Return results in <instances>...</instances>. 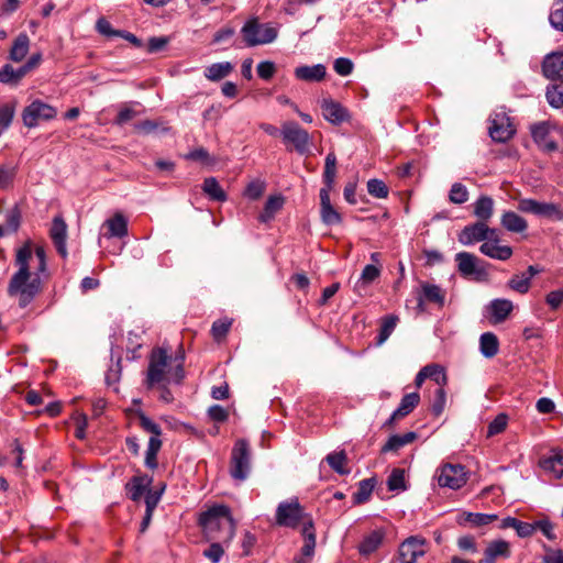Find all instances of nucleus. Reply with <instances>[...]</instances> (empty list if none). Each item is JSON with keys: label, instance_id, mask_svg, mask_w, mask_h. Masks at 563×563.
Masks as SVG:
<instances>
[{"label": "nucleus", "instance_id": "18", "mask_svg": "<svg viewBox=\"0 0 563 563\" xmlns=\"http://www.w3.org/2000/svg\"><path fill=\"white\" fill-rule=\"evenodd\" d=\"M497 519L498 516L496 514L463 511L456 517V523L462 527L470 526L472 528H478L487 526Z\"/></svg>", "mask_w": 563, "mask_h": 563}, {"label": "nucleus", "instance_id": "33", "mask_svg": "<svg viewBox=\"0 0 563 563\" xmlns=\"http://www.w3.org/2000/svg\"><path fill=\"white\" fill-rule=\"evenodd\" d=\"M479 350L485 357H494L499 351V341L497 335L493 332L483 333L479 338Z\"/></svg>", "mask_w": 563, "mask_h": 563}, {"label": "nucleus", "instance_id": "35", "mask_svg": "<svg viewBox=\"0 0 563 563\" xmlns=\"http://www.w3.org/2000/svg\"><path fill=\"white\" fill-rule=\"evenodd\" d=\"M376 486V478L369 477L362 479L358 483L357 490L353 494V503L355 505H362L368 501L372 493Z\"/></svg>", "mask_w": 563, "mask_h": 563}, {"label": "nucleus", "instance_id": "26", "mask_svg": "<svg viewBox=\"0 0 563 563\" xmlns=\"http://www.w3.org/2000/svg\"><path fill=\"white\" fill-rule=\"evenodd\" d=\"M106 225L108 227L109 233L108 238H119L122 239L128 235V220L121 213L117 212L114 216L106 221Z\"/></svg>", "mask_w": 563, "mask_h": 563}, {"label": "nucleus", "instance_id": "19", "mask_svg": "<svg viewBox=\"0 0 563 563\" xmlns=\"http://www.w3.org/2000/svg\"><path fill=\"white\" fill-rule=\"evenodd\" d=\"M153 477L142 474L133 476L125 484V492L128 497L133 501H139L145 494L146 489L151 486Z\"/></svg>", "mask_w": 563, "mask_h": 563}, {"label": "nucleus", "instance_id": "6", "mask_svg": "<svg viewBox=\"0 0 563 563\" xmlns=\"http://www.w3.org/2000/svg\"><path fill=\"white\" fill-rule=\"evenodd\" d=\"M251 470V450L245 439H239L231 452L230 475L235 481H245Z\"/></svg>", "mask_w": 563, "mask_h": 563}, {"label": "nucleus", "instance_id": "13", "mask_svg": "<svg viewBox=\"0 0 563 563\" xmlns=\"http://www.w3.org/2000/svg\"><path fill=\"white\" fill-rule=\"evenodd\" d=\"M426 539L412 536L407 538L398 550L400 563H416L420 556L426 554Z\"/></svg>", "mask_w": 563, "mask_h": 563}, {"label": "nucleus", "instance_id": "37", "mask_svg": "<svg viewBox=\"0 0 563 563\" xmlns=\"http://www.w3.org/2000/svg\"><path fill=\"white\" fill-rule=\"evenodd\" d=\"M545 98L552 108H563V79H556V82L547 87Z\"/></svg>", "mask_w": 563, "mask_h": 563}, {"label": "nucleus", "instance_id": "29", "mask_svg": "<svg viewBox=\"0 0 563 563\" xmlns=\"http://www.w3.org/2000/svg\"><path fill=\"white\" fill-rule=\"evenodd\" d=\"M500 223L507 231L515 233H521L528 228L526 219L514 211H505L501 216Z\"/></svg>", "mask_w": 563, "mask_h": 563}, {"label": "nucleus", "instance_id": "53", "mask_svg": "<svg viewBox=\"0 0 563 563\" xmlns=\"http://www.w3.org/2000/svg\"><path fill=\"white\" fill-rule=\"evenodd\" d=\"M507 285L510 289L519 294H527L530 289L531 283L529 282V277H525L523 274H516L508 280Z\"/></svg>", "mask_w": 563, "mask_h": 563}, {"label": "nucleus", "instance_id": "44", "mask_svg": "<svg viewBox=\"0 0 563 563\" xmlns=\"http://www.w3.org/2000/svg\"><path fill=\"white\" fill-rule=\"evenodd\" d=\"M232 325V320L229 318H223L216 320L211 327V334L214 341H222L229 333Z\"/></svg>", "mask_w": 563, "mask_h": 563}, {"label": "nucleus", "instance_id": "52", "mask_svg": "<svg viewBox=\"0 0 563 563\" xmlns=\"http://www.w3.org/2000/svg\"><path fill=\"white\" fill-rule=\"evenodd\" d=\"M446 393L443 387H439L434 391V398L431 404V412L434 417H440L445 408Z\"/></svg>", "mask_w": 563, "mask_h": 563}, {"label": "nucleus", "instance_id": "64", "mask_svg": "<svg viewBox=\"0 0 563 563\" xmlns=\"http://www.w3.org/2000/svg\"><path fill=\"white\" fill-rule=\"evenodd\" d=\"M545 554L542 558V563H563V551L559 549H552L548 545H543Z\"/></svg>", "mask_w": 563, "mask_h": 563}, {"label": "nucleus", "instance_id": "31", "mask_svg": "<svg viewBox=\"0 0 563 563\" xmlns=\"http://www.w3.org/2000/svg\"><path fill=\"white\" fill-rule=\"evenodd\" d=\"M421 297L426 301L443 307L445 302V291L442 290L438 285L430 284L428 282L421 283Z\"/></svg>", "mask_w": 563, "mask_h": 563}, {"label": "nucleus", "instance_id": "17", "mask_svg": "<svg viewBox=\"0 0 563 563\" xmlns=\"http://www.w3.org/2000/svg\"><path fill=\"white\" fill-rule=\"evenodd\" d=\"M488 225L487 222L477 221L463 228L459 234V242L463 245H470L475 242L485 241L487 238Z\"/></svg>", "mask_w": 563, "mask_h": 563}, {"label": "nucleus", "instance_id": "36", "mask_svg": "<svg viewBox=\"0 0 563 563\" xmlns=\"http://www.w3.org/2000/svg\"><path fill=\"white\" fill-rule=\"evenodd\" d=\"M325 461L329 466L340 475H347L351 472L350 468L346 467L347 456L343 450L328 454Z\"/></svg>", "mask_w": 563, "mask_h": 563}, {"label": "nucleus", "instance_id": "58", "mask_svg": "<svg viewBox=\"0 0 563 563\" xmlns=\"http://www.w3.org/2000/svg\"><path fill=\"white\" fill-rule=\"evenodd\" d=\"M333 69L340 76H349L354 69V64L350 58L339 57L333 63Z\"/></svg>", "mask_w": 563, "mask_h": 563}, {"label": "nucleus", "instance_id": "42", "mask_svg": "<svg viewBox=\"0 0 563 563\" xmlns=\"http://www.w3.org/2000/svg\"><path fill=\"white\" fill-rule=\"evenodd\" d=\"M420 402V395L418 393L406 394L399 404V407L396 409L397 415H401L404 418L413 411V409Z\"/></svg>", "mask_w": 563, "mask_h": 563}, {"label": "nucleus", "instance_id": "63", "mask_svg": "<svg viewBox=\"0 0 563 563\" xmlns=\"http://www.w3.org/2000/svg\"><path fill=\"white\" fill-rule=\"evenodd\" d=\"M209 418L214 422H225L229 419V411L220 405H213L208 409Z\"/></svg>", "mask_w": 563, "mask_h": 563}, {"label": "nucleus", "instance_id": "62", "mask_svg": "<svg viewBox=\"0 0 563 563\" xmlns=\"http://www.w3.org/2000/svg\"><path fill=\"white\" fill-rule=\"evenodd\" d=\"M169 43V37L167 36H153L148 38L147 42V53L154 54L163 51L166 45Z\"/></svg>", "mask_w": 563, "mask_h": 563}, {"label": "nucleus", "instance_id": "32", "mask_svg": "<svg viewBox=\"0 0 563 563\" xmlns=\"http://www.w3.org/2000/svg\"><path fill=\"white\" fill-rule=\"evenodd\" d=\"M494 213V200L489 196H481L474 203V216L487 222Z\"/></svg>", "mask_w": 563, "mask_h": 563}, {"label": "nucleus", "instance_id": "43", "mask_svg": "<svg viewBox=\"0 0 563 563\" xmlns=\"http://www.w3.org/2000/svg\"><path fill=\"white\" fill-rule=\"evenodd\" d=\"M423 372L427 378L434 380L439 387H443L448 384V376L444 368L439 364H429L423 367Z\"/></svg>", "mask_w": 563, "mask_h": 563}, {"label": "nucleus", "instance_id": "15", "mask_svg": "<svg viewBox=\"0 0 563 563\" xmlns=\"http://www.w3.org/2000/svg\"><path fill=\"white\" fill-rule=\"evenodd\" d=\"M49 238L52 239L57 253L63 258H66L68 255L66 247L67 224L62 216L54 217L49 229Z\"/></svg>", "mask_w": 563, "mask_h": 563}, {"label": "nucleus", "instance_id": "46", "mask_svg": "<svg viewBox=\"0 0 563 563\" xmlns=\"http://www.w3.org/2000/svg\"><path fill=\"white\" fill-rule=\"evenodd\" d=\"M551 131V124L547 121L536 123L531 126V136L536 144L541 145L548 140Z\"/></svg>", "mask_w": 563, "mask_h": 563}, {"label": "nucleus", "instance_id": "50", "mask_svg": "<svg viewBox=\"0 0 563 563\" xmlns=\"http://www.w3.org/2000/svg\"><path fill=\"white\" fill-rule=\"evenodd\" d=\"M266 189V184L264 180L254 179L247 184L244 189L243 195L251 200H258Z\"/></svg>", "mask_w": 563, "mask_h": 563}, {"label": "nucleus", "instance_id": "57", "mask_svg": "<svg viewBox=\"0 0 563 563\" xmlns=\"http://www.w3.org/2000/svg\"><path fill=\"white\" fill-rule=\"evenodd\" d=\"M556 8L551 11L549 21L553 29L563 32V0L554 4Z\"/></svg>", "mask_w": 563, "mask_h": 563}, {"label": "nucleus", "instance_id": "51", "mask_svg": "<svg viewBox=\"0 0 563 563\" xmlns=\"http://www.w3.org/2000/svg\"><path fill=\"white\" fill-rule=\"evenodd\" d=\"M449 199L452 203L462 205L468 200V190L461 183H454L449 192Z\"/></svg>", "mask_w": 563, "mask_h": 563}, {"label": "nucleus", "instance_id": "5", "mask_svg": "<svg viewBox=\"0 0 563 563\" xmlns=\"http://www.w3.org/2000/svg\"><path fill=\"white\" fill-rule=\"evenodd\" d=\"M170 356L165 347H154L150 354L148 367L144 385L146 389H153L156 385L164 382H170L167 376L166 368L169 364Z\"/></svg>", "mask_w": 563, "mask_h": 563}, {"label": "nucleus", "instance_id": "2", "mask_svg": "<svg viewBox=\"0 0 563 563\" xmlns=\"http://www.w3.org/2000/svg\"><path fill=\"white\" fill-rule=\"evenodd\" d=\"M32 247L25 243L18 249L15 255V265L19 266L8 285V295L18 297L19 307L26 308L37 295L43 290L41 275L47 272V262H37L34 277L31 278L30 260L32 258Z\"/></svg>", "mask_w": 563, "mask_h": 563}, {"label": "nucleus", "instance_id": "56", "mask_svg": "<svg viewBox=\"0 0 563 563\" xmlns=\"http://www.w3.org/2000/svg\"><path fill=\"white\" fill-rule=\"evenodd\" d=\"M507 422L508 417L506 413L497 415L495 419L488 424L487 437H494L501 433L506 429Z\"/></svg>", "mask_w": 563, "mask_h": 563}, {"label": "nucleus", "instance_id": "40", "mask_svg": "<svg viewBox=\"0 0 563 563\" xmlns=\"http://www.w3.org/2000/svg\"><path fill=\"white\" fill-rule=\"evenodd\" d=\"M398 321H399V318L395 314H388L382 319L379 333L377 335V344L378 345L383 344L390 336V334L394 332Z\"/></svg>", "mask_w": 563, "mask_h": 563}, {"label": "nucleus", "instance_id": "49", "mask_svg": "<svg viewBox=\"0 0 563 563\" xmlns=\"http://www.w3.org/2000/svg\"><path fill=\"white\" fill-rule=\"evenodd\" d=\"M367 191L371 196L379 199L387 198L389 194L387 185L377 178H373L367 181Z\"/></svg>", "mask_w": 563, "mask_h": 563}, {"label": "nucleus", "instance_id": "9", "mask_svg": "<svg viewBox=\"0 0 563 563\" xmlns=\"http://www.w3.org/2000/svg\"><path fill=\"white\" fill-rule=\"evenodd\" d=\"M284 143L292 144L295 151L303 155L309 152L310 135L295 121H286L280 130Z\"/></svg>", "mask_w": 563, "mask_h": 563}, {"label": "nucleus", "instance_id": "54", "mask_svg": "<svg viewBox=\"0 0 563 563\" xmlns=\"http://www.w3.org/2000/svg\"><path fill=\"white\" fill-rule=\"evenodd\" d=\"M137 418L140 421V426L146 432L152 433V437L159 438L162 434L161 426L154 422L151 418H148L143 411L137 412Z\"/></svg>", "mask_w": 563, "mask_h": 563}, {"label": "nucleus", "instance_id": "23", "mask_svg": "<svg viewBox=\"0 0 563 563\" xmlns=\"http://www.w3.org/2000/svg\"><path fill=\"white\" fill-rule=\"evenodd\" d=\"M481 253L484 255L499 261H507L512 255V249L508 245H498L493 241L484 242L479 246Z\"/></svg>", "mask_w": 563, "mask_h": 563}, {"label": "nucleus", "instance_id": "30", "mask_svg": "<svg viewBox=\"0 0 563 563\" xmlns=\"http://www.w3.org/2000/svg\"><path fill=\"white\" fill-rule=\"evenodd\" d=\"M284 201V197L280 195L269 196L264 205L263 211L258 216V221L262 223L272 221L275 214L283 208Z\"/></svg>", "mask_w": 563, "mask_h": 563}, {"label": "nucleus", "instance_id": "3", "mask_svg": "<svg viewBox=\"0 0 563 563\" xmlns=\"http://www.w3.org/2000/svg\"><path fill=\"white\" fill-rule=\"evenodd\" d=\"M336 176V155L329 152L324 159V169L322 174L323 187L320 189V216L325 225H335L342 223L341 213L332 206L330 192L334 187Z\"/></svg>", "mask_w": 563, "mask_h": 563}, {"label": "nucleus", "instance_id": "39", "mask_svg": "<svg viewBox=\"0 0 563 563\" xmlns=\"http://www.w3.org/2000/svg\"><path fill=\"white\" fill-rule=\"evenodd\" d=\"M233 69L229 62L214 63L210 65L205 73V76L211 81H219L227 77Z\"/></svg>", "mask_w": 563, "mask_h": 563}, {"label": "nucleus", "instance_id": "55", "mask_svg": "<svg viewBox=\"0 0 563 563\" xmlns=\"http://www.w3.org/2000/svg\"><path fill=\"white\" fill-rule=\"evenodd\" d=\"M21 210L18 206L11 208L5 214V225L11 232H16L21 224Z\"/></svg>", "mask_w": 563, "mask_h": 563}, {"label": "nucleus", "instance_id": "27", "mask_svg": "<svg viewBox=\"0 0 563 563\" xmlns=\"http://www.w3.org/2000/svg\"><path fill=\"white\" fill-rule=\"evenodd\" d=\"M489 309L494 323H500L511 313L514 305L508 299H494L489 305Z\"/></svg>", "mask_w": 563, "mask_h": 563}, {"label": "nucleus", "instance_id": "1", "mask_svg": "<svg viewBox=\"0 0 563 563\" xmlns=\"http://www.w3.org/2000/svg\"><path fill=\"white\" fill-rule=\"evenodd\" d=\"M203 539L210 543L203 551V556L211 563H219L235 536V521L227 505H214L202 511L198 518Z\"/></svg>", "mask_w": 563, "mask_h": 563}, {"label": "nucleus", "instance_id": "28", "mask_svg": "<svg viewBox=\"0 0 563 563\" xmlns=\"http://www.w3.org/2000/svg\"><path fill=\"white\" fill-rule=\"evenodd\" d=\"M484 555L494 561L497 559H509L511 556L510 543L503 539L493 540L486 547Z\"/></svg>", "mask_w": 563, "mask_h": 563}, {"label": "nucleus", "instance_id": "47", "mask_svg": "<svg viewBox=\"0 0 563 563\" xmlns=\"http://www.w3.org/2000/svg\"><path fill=\"white\" fill-rule=\"evenodd\" d=\"M16 176V167L12 165L0 166V189L8 190L13 186Z\"/></svg>", "mask_w": 563, "mask_h": 563}, {"label": "nucleus", "instance_id": "11", "mask_svg": "<svg viewBox=\"0 0 563 563\" xmlns=\"http://www.w3.org/2000/svg\"><path fill=\"white\" fill-rule=\"evenodd\" d=\"M467 472L461 464H445L440 468L438 484L441 487L459 489L467 482Z\"/></svg>", "mask_w": 563, "mask_h": 563}, {"label": "nucleus", "instance_id": "61", "mask_svg": "<svg viewBox=\"0 0 563 563\" xmlns=\"http://www.w3.org/2000/svg\"><path fill=\"white\" fill-rule=\"evenodd\" d=\"M187 158L196 162H201L206 165H212L214 163V159L210 156L209 152L203 147L195 148L187 155Z\"/></svg>", "mask_w": 563, "mask_h": 563}, {"label": "nucleus", "instance_id": "34", "mask_svg": "<svg viewBox=\"0 0 563 563\" xmlns=\"http://www.w3.org/2000/svg\"><path fill=\"white\" fill-rule=\"evenodd\" d=\"M202 191L214 201L224 202L228 199V195L214 177H207L203 180Z\"/></svg>", "mask_w": 563, "mask_h": 563}, {"label": "nucleus", "instance_id": "8", "mask_svg": "<svg viewBox=\"0 0 563 563\" xmlns=\"http://www.w3.org/2000/svg\"><path fill=\"white\" fill-rule=\"evenodd\" d=\"M56 115L57 110L40 99L32 101L21 113L23 124L29 129L37 126L42 121H51Z\"/></svg>", "mask_w": 563, "mask_h": 563}, {"label": "nucleus", "instance_id": "20", "mask_svg": "<svg viewBox=\"0 0 563 563\" xmlns=\"http://www.w3.org/2000/svg\"><path fill=\"white\" fill-rule=\"evenodd\" d=\"M295 77L307 82H319L325 78L327 68L322 64L302 65L295 68Z\"/></svg>", "mask_w": 563, "mask_h": 563}, {"label": "nucleus", "instance_id": "45", "mask_svg": "<svg viewBox=\"0 0 563 563\" xmlns=\"http://www.w3.org/2000/svg\"><path fill=\"white\" fill-rule=\"evenodd\" d=\"M387 487L390 492L406 489L405 471L402 468H394L391 471L387 478Z\"/></svg>", "mask_w": 563, "mask_h": 563}, {"label": "nucleus", "instance_id": "41", "mask_svg": "<svg viewBox=\"0 0 563 563\" xmlns=\"http://www.w3.org/2000/svg\"><path fill=\"white\" fill-rule=\"evenodd\" d=\"M550 220H563V211L560 207L552 202H540L538 203L537 214Z\"/></svg>", "mask_w": 563, "mask_h": 563}, {"label": "nucleus", "instance_id": "24", "mask_svg": "<svg viewBox=\"0 0 563 563\" xmlns=\"http://www.w3.org/2000/svg\"><path fill=\"white\" fill-rule=\"evenodd\" d=\"M417 433L409 431L405 434H393L388 438L387 442L382 446L380 453L397 452L402 446L413 442L417 439Z\"/></svg>", "mask_w": 563, "mask_h": 563}, {"label": "nucleus", "instance_id": "21", "mask_svg": "<svg viewBox=\"0 0 563 563\" xmlns=\"http://www.w3.org/2000/svg\"><path fill=\"white\" fill-rule=\"evenodd\" d=\"M539 465L545 472L553 473L555 478L563 476V450H553L550 455L540 460Z\"/></svg>", "mask_w": 563, "mask_h": 563}, {"label": "nucleus", "instance_id": "25", "mask_svg": "<svg viewBox=\"0 0 563 563\" xmlns=\"http://www.w3.org/2000/svg\"><path fill=\"white\" fill-rule=\"evenodd\" d=\"M29 48H30V37L25 32H22L13 41V44L9 52L10 59L15 63L23 60L24 57L29 53Z\"/></svg>", "mask_w": 563, "mask_h": 563}, {"label": "nucleus", "instance_id": "16", "mask_svg": "<svg viewBox=\"0 0 563 563\" xmlns=\"http://www.w3.org/2000/svg\"><path fill=\"white\" fill-rule=\"evenodd\" d=\"M542 74L547 79H563V52H552L542 62Z\"/></svg>", "mask_w": 563, "mask_h": 563}, {"label": "nucleus", "instance_id": "14", "mask_svg": "<svg viewBox=\"0 0 563 563\" xmlns=\"http://www.w3.org/2000/svg\"><path fill=\"white\" fill-rule=\"evenodd\" d=\"M321 109L324 119L333 125H340L351 119L349 110L333 99H323Z\"/></svg>", "mask_w": 563, "mask_h": 563}, {"label": "nucleus", "instance_id": "7", "mask_svg": "<svg viewBox=\"0 0 563 563\" xmlns=\"http://www.w3.org/2000/svg\"><path fill=\"white\" fill-rule=\"evenodd\" d=\"M306 515L307 512L300 505L298 498L282 501L278 504L275 514L276 525L279 527L297 529Z\"/></svg>", "mask_w": 563, "mask_h": 563}, {"label": "nucleus", "instance_id": "4", "mask_svg": "<svg viewBox=\"0 0 563 563\" xmlns=\"http://www.w3.org/2000/svg\"><path fill=\"white\" fill-rule=\"evenodd\" d=\"M247 47L273 43L278 36L277 27L271 23H261L257 18L249 19L241 29Z\"/></svg>", "mask_w": 563, "mask_h": 563}, {"label": "nucleus", "instance_id": "60", "mask_svg": "<svg viewBox=\"0 0 563 563\" xmlns=\"http://www.w3.org/2000/svg\"><path fill=\"white\" fill-rule=\"evenodd\" d=\"M256 71L260 78H262L263 80H269L274 77L276 73V66L271 60H264L258 63Z\"/></svg>", "mask_w": 563, "mask_h": 563}, {"label": "nucleus", "instance_id": "38", "mask_svg": "<svg viewBox=\"0 0 563 563\" xmlns=\"http://www.w3.org/2000/svg\"><path fill=\"white\" fill-rule=\"evenodd\" d=\"M162 448V441L159 438L151 437L148 440V445L145 454V466L151 470H156L158 467L157 454Z\"/></svg>", "mask_w": 563, "mask_h": 563}, {"label": "nucleus", "instance_id": "48", "mask_svg": "<svg viewBox=\"0 0 563 563\" xmlns=\"http://www.w3.org/2000/svg\"><path fill=\"white\" fill-rule=\"evenodd\" d=\"M15 114V102H8L0 107V130L4 131L11 125Z\"/></svg>", "mask_w": 563, "mask_h": 563}, {"label": "nucleus", "instance_id": "59", "mask_svg": "<svg viewBox=\"0 0 563 563\" xmlns=\"http://www.w3.org/2000/svg\"><path fill=\"white\" fill-rule=\"evenodd\" d=\"M164 489H165V485H163L161 490H152L150 487L146 489V492L144 494L145 495V506H146L145 510H148V512L155 510L157 504L161 500Z\"/></svg>", "mask_w": 563, "mask_h": 563}, {"label": "nucleus", "instance_id": "10", "mask_svg": "<svg viewBox=\"0 0 563 563\" xmlns=\"http://www.w3.org/2000/svg\"><path fill=\"white\" fill-rule=\"evenodd\" d=\"M455 261L461 276L473 277L477 282L487 280L488 273L485 266L479 265L482 262L474 254L460 252L455 255Z\"/></svg>", "mask_w": 563, "mask_h": 563}, {"label": "nucleus", "instance_id": "22", "mask_svg": "<svg viewBox=\"0 0 563 563\" xmlns=\"http://www.w3.org/2000/svg\"><path fill=\"white\" fill-rule=\"evenodd\" d=\"M384 536L382 530H373L365 536L357 547L360 554L368 556L374 553L383 543Z\"/></svg>", "mask_w": 563, "mask_h": 563}, {"label": "nucleus", "instance_id": "12", "mask_svg": "<svg viewBox=\"0 0 563 563\" xmlns=\"http://www.w3.org/2000/svg\"><path fill=\"white\" fill-rule=\"evenodd\" d=\"M488 131L493 141L505 143L512 139L516 133V128L511 119L505 112H499L495 113L494 118L490 120Z\"/></svg>", "mask_w": 563, "mask_h": 563}]
</instances>
